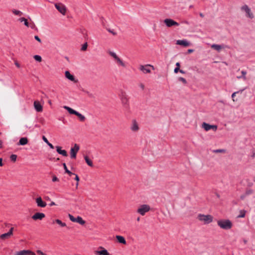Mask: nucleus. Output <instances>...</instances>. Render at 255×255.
I'll return each mask as SVG.
<instances>
[{
	"mask_svg": "<svg viewBox=\"0 0 255 255\" xmlns=\"http://www.w3.org/2000/svg\"><path fill=\"white\" fill-rule=\"evenodd\" d=\"M164 23L167 27H171L172 26H178L179 24L172 19L166 18L164 20Z\"/></svg>",
	"mask_w": 255,
	"mask_h": 255,
	"instance_id": "10",
	"label": "nucleus"
},
{
	"mask_svg": "<svg viewBox=\"0 0 255 255\" xmlns=\"http://www.w3.org/2000/svg\"><path fill=\"white\" fill-rule=\"evenodd\" d=\"M140 87L142 89V90H143L144 88V86L142 83H140L139 85Z\"/></svg>",
	"mask_w": 255,
	"mask_h": 255,
	"instance_id": "55",
	"label": "nucleus"
},
{
	"mask_svg": "<svg viewBox=\"0 0 255 255\" xmlns=\"http://www.w3.org/2000/svg\"><path fill=\"white\" fill-rule=\"evenodd\" d=\"M121 100L124 108L128 112L129 111L128 99L126 93L122 92L121 95Z\"/></svg>",
	"mask_w": 255,
	"mask_h": 255,
	"instance_id": "2",
	"label": "nucleus"
},
{
	"mask_svg": "<svg viewBox=\"0 0 255 255\" xmlns=\"http://www.w3.org/2000/svg\"><path fill=\"white\" fill-rule=\"evenodd\" d=\"M244 90H245V89H244L241 90H240V91H239L235 92H234V93H233L232 94V98H233V101H236V100L234 99V97H235V96H236V94L239 93H240V92L242 93V92H243V91H244Z\"/></svg>",
	"mask_w": 255,
	"mask_h": 255,
	"instance_id": "35",
	"label": "nucleus"
},
{
	"mask_svg": "<svg viewBox=\"0 0 255 255\" xmlns=\"http://www.w3.org/2000/svg\"><path fill=\"white\" fill-rule=\"evenodd\" d=\"M16 158L17 155L15 154H12L10 156V160L13 162H15L16 160Z\"/></svg>",
	"mask_w": 255,
	"mask_h": 255,
	"instance_id": "37",
	"label": "nucleus"
},
{
	"mask_svg": "<svg viewBox=\"0 0 255 255\" xmlns=\"http://www.w3.org/2000/svg\"><path fill=\"white\" fill-rule=\"evenodd\" d=\"M211 129H213L214 131H216L217 129V126L216 125H211Z\"/></svg>",
	"mask_w": 255,
	"mask_h": 255,
	"instance_id": "45",
	"label": "nucleus"
},
{
	"mask_svg": "<svg viewBox=\"0 0 255 255\" xmlns=\"http://www.w3.org/2000/svg\"><path fill=\"white\" fill-rule=\"evenodd\" d=\"M176 67L180 68V63H179V62H177V63H176Z\"/></svg>",
	"mask_w": 255,
	"mask_h": 255,
	"instance_id": "59",
	"label": "nucleus"
},
{
	"mask_svg": "<svg viewBox=\"0 0 255 255\" xmlns=\"http://www.w3.org/2000/svg\"><path fill=\"white\" fill-rule=\"evenodd\" d=\"M12 12L13 13H14L15 15H21L22 14V12H21L19 10H16V9H13L12 10Z\"/></svg>",
	"mask_w": 255,
	"mask_h": 255,
	"instance_id": "36",
	"label": "nucleus"
},
{
	"mask_svg": "<svg viewBox=\"0 0 255 255\" xmlns=\"http://www.w3.org/2000/svg\"><path fill=\"white\" fill-rule=\"evenodd\" d=\"M213 217L210 215L199 214L198 216V219L200 221L204 222L205 224L211 223L213 221Z\"/></svg>",
	"mask_w": 255,
	"mask_h": 255,
	"instance_id": "3",
	"label": "nucleus"
},
{
	"mask_svg": "<svg viewBox=\"0 0 255 255\" xmlns=\"http://www.w3.org/2000/svg\"><path fill=\"white\" fill-rule=\"evenodd\" d=\"M24 22V25L28 27L29 26V23H28L27 20L26 19V20Z\"/></svg>",
	"mask_w": 255,
	"mask_h": 255,
	"instance_id": "51",
	"label": "nucleus"
},
{
	"mask_svg": "<svg viewBox=\"0 0 255 255\" xmlns=\"http://www.w3.org/2000/svg\"><path fill=\"white\" fill-rule=\"evenodd\" d=\"M107 30L111 33H112L113 35H116L117 34V32H116L114 30H112L110 28H107Z\"/></svg>",
	"mask_w": 255,
	"mask_h": 255,
	"instance_id": "41",
	"label": "nucleus"
},
{
	"mask_svg": "<svg viewBox=\"0 0 255 255\" xmlns=\"http://www.w3.org/2000/svg\"><path fill=\"white\" fill-rule=\"evenodd\" d=\"M76 116H77L79 118L80 121L81 122H83L85 120V116L82 115V114H81L80 113H79L78 112H77V114H76Z\"/></svg>",
	"mask_w": 255,
	"mask_h": 255,
	"instance_id": "28",
	"label": "nucleus"
},
{
	"mask_svg": "<svg viewBox=\"0 0 255 255\" xmlns=\"http://www.w3.org/2000/svg\"><path fill=\"white\" fill-rule=\"evenodd\" d=\"M202 127L206 131H208L211 129V125L206 123L202 124Z\"/></svg>",
	"mask_w": 255,
	"mask_h": 255,
	"instance_id": "26",
	"label": "nucleus"
},
{
	"mask_svg": "<svg viewBox=\"0 0 255 255\" xmlns=\"http://www.w3.org/2000/svg\"><path fill=\"white\" fill-rule=\"evenodd\" d=\"M179 72H180L182 74H185V73H186L185 71H183L182 70H181V69H180Z\"/></svg>",
	"mask_w": 255,
	"mask_h": 255,
	"instance_id": "60",
	"label": "nucleus"
},
{
	"mask_svg": "<svg viewBox=\"0 0 255 255\" xmlns=\"http://www.w3.org/2000/svg\"><path fill=\"white\" fill-rule=\"evenodd\" d=\"M200 16L202 17H204V14L202 13H200Z\"/></svg>",
	"mask_w": 255,
	"mask_h": 255,
	"instance_id": "63",
	"label": "nucleus"
},
{
	"mask_svg": "<svg viewBox=\"0 0 255 255\" xmlns=\"http://www.w3.org/2000/svg\"><path fill=\"white\" fill-rule=\"evenodd\" d=\"M176 44L187 47L189 46L190 43L186 40H178L176 41Z\"/></svg>",
	"mask_w": 255,
	"mask_h": 255,
	"instance_id": "19",
	"label": "nucleus"
},
{
	"mask_svg": "<svg viewBox=\"0 0 255 255\" xmlns=\"http://www.w3.org/2000/svg\"><path fill=\"white\" fill-rule=\"evenodd\" d=\"M55 205V203L54 202H51V203L49 204V205L50 206H53V205Z\"/></svg>",
	"mask_w": 255,
	"mask_h": 255,
	"instance_id": "61",
	"label": "nucleus"
},
{
	"mask_svg": "<svg viewBox=\"0 0 255 255\" xmlns=\"http://www.w3.org/2000/svg\"><path fill=\"white\" fill-rule=\"evenodd\" d=\"M34 26H35L34 24H33L32 26H31V28H33Z\"/></svg>",
	"mask_w": 255,
	"mask_h": 255,
	"instance_id": "64",
	"label": "nucleus"
},
{
	"mask_svg": "<svg viewBox=\"0 0 255 255\" xmlns=\"http://www.w3.org/2000/svg\"><path fill=\"white\" fill-rule=\"evenodd\" d=\"M28 143V139L26 137H21L17 143L18 145H24Z\"/></svg>",
	"mask_w": 255,
	"mask_h": 255,
	"instance_id": "23",
	"label": "nucleus"
},
{
	"mask_svg": "<svg viewBox=\"0 0 255 255\" xmlns=\"http://www.w3.org/2000/svg\"><path fill=\"white\" fill-rule=\"evenodd\" d=\"M64 108L65 109H66V110H67V111L70 114H73V115H76V114H77V112L75 111L74 110L72 109V108L69 107H67V106H64Z\"/></svg>",
	"mask_w": 255,
	"mask_h": 255,
	"instance_id": "25",
	"label": "nucleus"
},
{
	"mask_svg": "<svg viewBox=\"0 0 255 255\" xmlns=\"http://www.w3.org/2000/svg\"><path fill=\"white\" fill-rule=\"evenodd\" d=\"M70 220L73 222L79 223L80 225H84L85 223V221L83 220V219L80 217L78 216L77 218H75L71 214H69L68 215Z\"/></svg>",
	"mask_w": 255,
	"mask_h": 255,
	"instance_id": "7",
	"label": "nucleus"
},
{
	"mask_svg": "<svg viewBox=\"0 0 255 255\" xmlns=\"http://www.w3.org/2000/svg\"><path fill=\"white\" fill-rule=\"evenodd\" d=\"M74 175H75V179L77 181V183H76V188H77L78 186V182L79 181V177L77 174H75V173H74Z\"/></svg>",
	"mask_w": 255,
	"mask_h": 255,
	"instance_id": "42",
	"label": "nucleus"
},
{
	"mask_svg": "<svg viewBox=\"0 0 255 255\" xmlns=\"http://www.w3.org/2000/svg\"><path fill=\"white\" fill-rule=\"evenodd\" d=\"M97 255H110V253L107 250L102 247H99L97 250Z\"/></svg>",
	"mask_w": 255,
	"mask_h": 255,
	"instance_id": "12",
	"label": "nucleus"
},
{
	"mask_svg": "<svg viewBox=\"0 0 255 255\" xmlns=\"http://www.w3.org/2000/svg\"><path fill=\"white\" fill-rule=\"evenodd\" d=\"M48 146L52 149H53L54 148V146L52 145V144L50 143V142H48L47 143Z\"/></svg>",
	"mask_w": 255,
	"mask_h": 255,
	"instance_id": "52",
	"label": "nucleus"
},
{
	"mask_svg": "<svg viewBox=\"0 0 255 255\" xmlns=\"http://www.w3.org/2000/svg\"><path fill=\"white\" fill-rule=\"evenodd\" d=\"M33 58L36 61L38 62H41L42 61V58L39 55H35L33 56Z\"/></svg>",
	"mask_w": 255,
	"mask_h": 255,
	"instance_id": "34",
	"label": "nucleus"
},
{
	"mask_svg": "<svg viewBox=\"0 0 255 255\" xmlns=\"http://www.w3.org/2000/svg\"><path fill=\"white\" fill-rule=\"evenodd\" d=\"M217 224L221 229L226 230L231 229L233 226L232 223L228 219L218 220Z\"/></svg>",
	"mask_w": 255,
	"mask_h": 255,
	"instance_id": "1",
	"label": "nucleus"
},
{
	"mask_svg": "<svg viewBox=\"0 0 255 255\" xmlns=\"http://www.w3.org/2000/svg\"><path fill=\"white\" fill-rule=\"evenodd\" d=\"M213 153H225L226 150L224 149H214L213 151Z\"/></svg>",
	"mask_w": 255,
	"mask_h": 255,
	"instance_id": "33",
	"label": "nucleus"
},
{
	"mask_svg": "<svg viewBox=\"0 0 255 255\" xmlns=\"http://www.w3.org/2000/svg\"><path fill=\"white\" fill-rule=\"evenodd\" d=\"M116 239L118 240V242L123 244L124 245L126 244V241L125 239L121 236H116Z\"/></svg>",
	"mask_w": 255,
	"mask_h": 255,
	"instance_id": "24",
	"label": "nucleus"
},
{
	"mask_svg": "<svg viewBox=\"0 0 255 255\" xmlns=\"http://www.w3.org/2000/svg\"><path fill=\"white\" fill-rule=\"evenodd\" d=\"M15 65H16V66L18 68H19L20 67V65L17 62H15Z\"/></svg>",
	"mask_w": 255,
	"mask_h": 255,
	"instance_id": "56",
	"label": "nucleus"
},
{
	"mask_svg": "<svg viewBox=\"0 0 255 255\" xmlns=\"http://www.w3.org/2000/svg\"><path fill=\"white\" fill-rule=\"evenodd\" d=\"M34 107L35 110L37 112H41L42 111V110H43L42 106L38 101H34Z\"/></svg>",
	"mask_w": 255,
	"mask_h": 255,
	"instance_id": "17",
	"label": "nucleus"
},
{
	"mask_svg": "<svg viewBox=\"0 0 255 255\" xmlns=\"http://www.w3.org/2000/svg\"><path fill=\"white\" fill-rule=\"evenodd\" d=\"M149 67H151L152 69H154V67L152 65L147 64L145 65H140L139 67V70L144 74L150 73L151 72V70L149 68Z\"/></svg>",
	"mask_w": 255,
	"mask_h": 255,
	"instance_id": "8",
	"label": "nucleus"
},
{
	"mask_svg": "<svg viewBox=\"0 0 255 255\" xmlns=\"http://www.w3.org/2000/svg\"><path fill=\"white\" fill-rule=\"evenodd\" d=\"M178 81L182 82L184 84H187L186 80L185 78H183V77H179L178 78Z\"/></svg>",
	"mask_w": 255,
	"mask_h": 255,
	"instance_id": "40",
	"label": "nucleus"
},
{
	"mask_svg": "<svg viewBox=\"0 0 255 255\" xmlns=\"http://www.w3.org/2000/svg\"><path fill=\"white\" fill-rule=\"evenodd\" d=\"M2 142L0 140V148L2 147Z\"/></svg>",
	"mask_w": 255,
	"mask_h": 255,
	"instance_id": "62",
	"label": "nucleus"
},
{
	"mask_svg": "<svg viewBox=\"0 0 255 255\" xmlns=\"http://www.w3.org/2000/svg\"><path fill=\"white\" fill-rule=\"evenodd\" d=\"M150 210V207L148 205H142L137 209V212L141 215L143 216L145 213L149 211Z\"/></svg>",
	"mask_w": 255,
	"mask_h": 255,
	"instance_id": "5",
	"label": "nucleus"
},
{
	"mask_svg": "<svg viewBox=\"0 0 255 255\" xmlns=\"http://www.w3.org/2000/svg\"><path fill=\"white\" fill-rule=\"evenodd\" d=\"M109 53L112 57H113L115 61L119 65H120L124 67H126V65L124 62L117 55L116 53L112 51H109Z\"/></svg>",
	"mask_w": 255,
	"mask_h": 255,
	"instance_id": "4",
	"label": "nucleus"
},
{
	"mask_svg": "<svg viewBox=\"0 0 255 255\" xmlns=\"http://www.w3.org/2000/svg\"><path fill=\"white\" fill-rule=\"evenodd\" d=\"M211 47L212 48L218 51H220V50L222 48L227 47V46H226V45L225 46L224 45H218V44H214L212 45Z\"/></svg>",
	"mask_w": 255,
	"mask_h": 255,
	"instance_id": "22",
	"label": "nucleus"
},
{
	"mask_svg": "<svg viewBox=\"0 0 255 255\" xmlns=\"http://www.w3.org/2000/svg\"><path fill=\"white\" fill-rule=\"evenodd\" d=\"M241 9L246 12V13L247 14V16L248 17H249V18H253L254 17V15H253V13L251 12L250 8L249 7V6L245 4V5H243L241 7Z\"/></svg>",
	"mask_w": 255,
	"mask_h": 255,
	"instance_id": "11",
	"label": "nucleus"
},
{
	"mask_svg": "<svg viewBox=\"0 0 255 255\" xmlns=\"http://www.w3.org/2000/svg\"><path fill=\"white\" fill-rule=\"evenodd\" d=\"M34 38H35V39H36L38 42H41V39H40V38L37 35H35L34 36Z\"/></svg>",
	"mask_w": 255,
	"mask_h": 255,
	"instance_id": "46",
	"label": "nucleus"
},
{
	"mask_svg": "<svg viewBox=\"0 0 255 255\" xmlns=\"http://www.w3.org/2000/svg\"><path fill=\"white\" fill-rule=\"evenodd\" d=\"M79 150V146L75 144L74 147H72L70 149V156L71 158H75L76 157L77 153Z\"/></svg>",
	"mask_w": 255,
	"mask_h": 255,
	"instance_id": "9",
	"label": "nucleus"
},
{
	"mask_svg": "<svg viewBox=\"0 0 255 255\" xmlns=\"http://www.w3.org/2000/svg\"><path fill=\"white\" fill-rule=\"evenodd\" d=\"M56 223L59 224L61 227H65L66 224L65 223H63L61 220L59 219H56L53 221V223Z\"/></svg>",
	"mask_w": 255,
	"mask_h": 255,
	"instance_id": "30",
	"label": "nucleus"
},
{
	"mask_svg": "<svg viewBox=\"0 0 255 255\" xmlns=\"http://www.w3.org/2000/svg\"><path fill=\"white\" fill-rule=\"evenodd\" d=\"M179 70H180V68L176 67L174 70V72L175 73H177L178 72H179Z\"/></svg>",
	"mask_w": 255,
	"mask_h": 255,
	"instance_id": "47",
	"label": "nucleus"
},
{
	"mask_svg": "<svg viewBox=\"0 0 255 255\" xmlns=\"http://www.w3.org/2000/svg\"><path fill=\"white\" fill-rule=\"evenodd\" d=\"M241 73H242V76H238L237 78L238 79L243 78L244 80H246V75L247 74L246 71L243 70V71H242Z\"/></svg>",
	"mask_w": 255,
	"mask_h": 255,
	"instance_id": "31",
	"label": "nucleus"
},
{
	"mask_svg": "<svg viewBox=\"0 0 255 255\" xmlns=\"http://www.w3.org/2000/svg\"><path fill=\"white\" fill-rule=\"evenodd\" d=\"M246 211L244 210L240 211V214L238 216V218H244L245 216Z\"/></svg>",
	"mask_w": 255,
	"mask_h": 255,
	"instance_id": "32",
	"label": "nucleus"
},
{
	"mask_svg": "<svg viewBox=\"0 0 255 255\" xmlns=\"http://www.w3.org/2000/svg\"><path fill=\"white\" fill-rule=\"evenodd\" d=\"M101 22H102V24L103 26H105V23H104V19H103V17H101Z\"/></svg>",
	"mask_w": 255,
	"mask_h": 255,
	"instance_id": "53",
	"label": "nucleus"
},
{
	"mask_svg": "<svg viewBox=\"0 0 255 255\" xmlns=\"http://www.w3.org/2000/svg\"><path fill=\"white\" fill-rule=\"evenodd\" d=\"M85 159L88 165L93 166L92 161L87 156H85Z\"/></svg>",
	"mask_w": 255,
	"mask_h": 255,
	"instance_id": "29",
	"label": "nucleus"
},
{
	"mask_svg": "<svg viewBox=\"0 0 255 255\" xmlns=\"http://www.w3.org/2000/svg\"><path fill=\"white\" fill-rule=\"evenodd\" d=\"M3 163H2V159L0 158V166H2Z\"/></svg>",
	"mask_w": 255,
	"mask_h": 255,
	"instance_id": "57",
	"label": "nucleus"
},
{
	"mask_svg": "<svg viewBox=\"0 0 255 255\" xmlns=\"http://www.w3.org/2000/svg\"><path fill=\"white\" fill-rule=\"evenodd\" d=\"M56 148L57 152L59 154H61V155H62L64 156H68V154H67V151L65 150L62 149L61 147L60 146H56Z\"/></svg>",
	"mask_w": 255,
	"mask_h": 255,
	"instance_id": "21",
	"label": "nucleus"
},
{
	"mask_svg": "<svg viewBox=\"0 0 255 255\" xmlns=\"http://www.w3.org/2000/svg\"><path fill=\"white\" fill-rule=\"evenodd\" d=\"M65 77H66V78L70 80V81H73L75 83L77 82V80H75L74 76L71 75L70 74V73L69 72V71H65Z\"/></svg>",
	"mask_w": 255,
	"mask_h": 255,
	"instance_id": "20",
	"label": "nucleus"
},
{
	"mask_svg": "<svg viewBox=\"0 0 255 255\" xmlns=\"http://www.w3.org/2000/svg\"><path fill=\"white\" fill-rule=\"evenodd\" d=\"M16 255H35V254L29 250H22L17 252Z\"/></svg>",
	"mask_w": 255,
	"mask_h": 255,
	"instance_id": "14",
	"label": "nucleus"
},
{
	"mask_svg": "<svg viewBox=\"0 0 255 255\" xmlns=\"http://www.w3.org/2000/svg\"><path fill=\"white\" fill-rule=\"evenodd\" d=\"M253 183L250 181H248V184H247L248 187H251L253 186Z\"/></svg>",
	"mask_w": 255,
	"mask_h": 255,
	"instance_id": "44",
	"label": "nucleus"
},
{
	"mask_svg": "<svg viewBox=\"0 0 255 255\" xmlns=\"http://www.w3.org/2000/svg\"><path fill=\"white\" fill-rule=\"evenodd\" d=\"M52 180L53 182H56L58 181L59 179L56 176H53Z\"/></svg>",
	"mask_w": 255,
	"mask_h": 255,
	"instance_id": "43",
	"label": "nucleus"
},
{
	"mask_svg": "<svg viewBox=\"0 0 255 255\" xmlns=\"http://www.w3.org/2000/svg\"><path fill=\"white\" fill-rule=\"evenodd\" d=\"M88 44L87 43H85L82 46L81 48V51H85L87 48Z\"/></svg>",
	"mask_w": 255,
	"mask_h": 255,
	"instance_id": "39",
	"label": "nucleus"
},
{
	"mask_svg": "<svg viewBox=\"0 0 255 255\" xmlns=\"http://www.w3.org/2000/svg\"><path fill=\"white\" fill-rule=\"evenodd\" d=\"M247 196L246 195L245 193H244V194L242 195L240 197V198L242 200H244Z\"/></svg>",
	"mask_w": 255,
	"mask_h": 255,
	"instance_id": "49",
	"label": "nucleus"
},
{
	"mask_svg": "<svg viewBox=\"0 0 255 255\" xmlns=\"http://www.w3.org/2000/svg\"><path fill=\"white\" fill-rule=\"evenodd\" d=\"M19 21L20 22H23V21H24L26 20V18H24V17H21V18H19Z\"/></svg>",
	"mask_w": 255,
	"mask_h": 255,
	"instance_id": "54",
	"label": "nucleus"
},
{
	"mask_svg": "<svg viewBox=\"0 0 255 255\" xmlns=\"http://www.w3.org/2000/svg\"><path fill=\"white\" fill-rule=\"evenodd\" d=\"M56 8L63 15H65L66 12V6L61 3H56L55 4Z\"/></svg>",
	"mask_w": 255,
	"mask_h": 255,
	"instance_id": "6",
	"label": "nucleus"
},
{
	"mask_svg": "<svg viewBox=\"0 0 255 255\" xmlns=\"http://www.w3.org/2000/svg\"><path fill=\"white\" fill-rule=\"evenodd\" d=\"M130 129L133 131H137L139 129L138 125L135 120L132 121Z\"/></svg>",
	"mask_w": 255,
	"mask_h": 255,
	"instance_id": "18",
	"label": "nucleus"
},
{
	"mask_svg": "<svg viewBox=\"0 0 255 255\" xmlns=\"http://www.w3.org/2000/svg\"><path fill=\"white\" fill-rule=\"evenodd\" d=\"M42 139L43 140H44V141L45 142H46L47 144L49 142L48 140H47V139L45 137V136H43L42 137Z\"/></svg>",
	"mask_w": 255,
	"mask_h": 255,
	"instance_id": "48",
	"label": "nucleus"
},
{
	"mask_svg": "<svg viewBox=\"0 0 255 255\" xmlns=\"http://www.w3.org/2000/svg\"><path fill=\"white\" fill-rule=\"evenodd\" d=\"M254 193V190H252V189H247L246 192H245V194L247 196H248L249 195H251L252 194H253Z\"/></svg>",
	"mask_w": 255,
	"mask_h": 255,
	"instance_id": "38",
	"label": "nucleus"
},
{
	"mask_svg": "<svg viewBox=\"0 0 255 255\" xmlns=\"http://www.w3.org/2000/svg\"><path fill=\"white\" fill-rule=\"evenodd\" d=\"M45 214L43 213H36L32 216V219L34 220H41L45 217Z\"/></svg>",
	"mask_w": 255,
	"mask_h": 255,
	"instance_id": "13",
	"label": "nucleus"
},
{
	"mask_svg": "<svg viewBox=\"0 0 255 255\" xmlns=\"http://www.w3.org/2000/svg\"><path fill=\"white\" fill-rule=\"evenodd\" d=\"M193 49H188V53H192L193 52Z\"/></svg>",
	"mask_w": 255,
	"mask_h": 255,
	"instance_id": "58",
	"label": "nucleus"
},
{
	"mask_svg": "<svg viewBox=\"0 0 255 255\" xmlns=\"http://www.w3.org/2000/svg\"><path fill=\"white\" fill-rule=\"evenodd\" d=\"M62 165L64 167V169L65 170V171L66 173H67V174H68V175L70 176H71L72 175H74V173H72V172H71L70 170H69L67 167V166L66 165V163H63L62 164Z\"/></svg>",
	"mask_w": 255,
	"mask_h": 255,
	"instance_id": "27",
	"label": "nucleus"
},
{
	"mask_svg": "<svg viewBox=\"0 0 255 255\" xmlns=\"http://www.w3.org/2000/svg\"><path fill=\"white\" fill-rule=\"evenodd\" d=\"M36 202L37 203V206L39 207L44 208L46 206V202L43 201L42 198L40 197H39L36 199Z\"/></svg>",
	"mask_w": 255,
	"mask_h": 255,
	"instance_id": "16",
	"label": "nucleus"
},
{
	"mask_svg": "<svg viewBox=\"0 0 255 255\" xmlns=\"http://www.w3.org/2000/svg\"><path fill=\"white\" fill-rule=\"evenodd\" d=\"M13 230V228H11L8 232H7V233H4V234L1 235L0 236V238L1 239L3 240V239H7V238H9L10 237V236H11L12 235Z\"/></svg>",
	"mask_w": 255,
	"mask_h": 255,
	"instance_id": "15",
	"label": "nucleus"
},
{
	"mask_svg": "<svg viewBox=\"0 0 255 255\" xmlns=\"http://www.w3.org/2000/svg\"><path fill=\"white\" fill-rule=\"evenodd\" d=\"M37 253L40 255H46L45 254H44V253H43L42 251H41L40 250H37Z\"/></svg>",
	"mask_w": 255,
	"mask_h": 255,
	"instance_id": "50",
	"label": "nucleus"
}]
</instances>
